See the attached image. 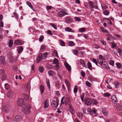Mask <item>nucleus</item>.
Instances as JSON below:
<instances>
[{
  "mask_svg": "<svg viewBox=\"0 0 122 122\" xmlns=\"http://www.w3.org/2000/svg\"><path fill=\"white\" fill-rule=\"evenodd\" d=\"M30 107L29 105H28L26 107L23 108V112L25 114H27L30 113Z\"/></svg>",
  "mask_w": 122,
  "mask_h": 122,
  "instance_id": "f257e3e1",
  "label": "nucleus"
},
{
  "mask_svg": "<svg viewBox=\"0 0 122 122\" xmlns=\"http://www.w3.org/2000/svg\"><path fill=\"white\" fill-rule=\"evenodd\" d=\"M59 103V101L58 99H57L56 101L53 100L51 102V106L53 107H55V106L56 104V108L58 106Z\"/></svg>",
  "mask_w": 122,
  "mask_h": 122,
  "instance_id": "f03ea898",
  "label": "nucleus"
},
{
  "mask_svg": "<svg viewBox=\"0 0 122 122\" xmlns=\"http://www.w3.org/2000/svg\"><path fill=\"white\" fill-rule=\"evenodd\" d=\"M84 102L86 105H89L92 104V99L89 98H85Z\"/></svg>",
  "mask_w": 122,
  "mask_h": 122,
  "instance_id": "7ed1b4c3",
  "label": "nucleus"
},
{
  "mask_svg": "<svg viewBox=\"0 0 122 122\" xmlns=\"http://www.w3.org/2000/svg\"><path fill=\"white\" fill-rule=\"evenodd\" d=\"M24 100L22 98L19 99L17 101V103L18 105L19 106H22L24 105Z\"/></svg>",
  "mask_w": 122,
  "mask_h": 122,
  "instance_id": "20e7f679",
  "label": "nucleus"
},
{
  "mask_svg": "<svg viewBox=\"0 0 122 122\" xmlns=\"http://www.w3.org/2000/svg\"><path fill=\"white\" fill-rule=\"evenodd\" d=\"M103 68L108 70L110 69L107 63L105 61H104L101 65Z\"/></svg>",
  "mask_w": 122,
  "mask_h": 122,
  "instance_id": "39448f33",
  "label": "nucleus"
},
{
  "mask_svg": "<svg viewBox=\"0 0 122 122\" xmlns=\"http://www.w3.org/2000/svg\"><path fill=\"white\" fill-rule=\"evenodd\" d=\"M65 22L67 23H71L73 20V19L71 17L69 16H66L65 18Z\"/></svg>",
  "mask_w": 122,
  "mask_h": 122,
  "instance_id": "423d86ee",
  "label": "nucleus"
},
{
  "mask_svg": "<svg viewBox=\"0 0 122 122\" xmlns=\"http://www.w3.org/2000/svg\"><path fill=\"white\" fill-rule=\"evenodd\" d=\"M23 43V42L21 40H17L15 41L14 44L16 45H22Z\"/></svg>",
  "mask_w": 122,
  "mask_h": 122,
  "instance_id": "0eeeda50",
  "label": "nucleus"
},
{
  "mask_svg": "<svg viewBox=\"0 0 122 122\" xmlns=\"http://www.w3.org/2000/svg\"><path fill=\"white\" fill-rule=\"evenodd\" d=\"M22 119V117L21 115H17L15 117L14 120L15 121L18 122L20 121Z\"/></svg>",
  "mask_w": 122,
  "mask_h": 122,
  "instance_id": "6e6552de",
  "label": "nucleus"
},
{
  "mask_svg": "<svg viewBox=\"0 0 122 122\" xmlns=\"http://www.w3.org/2000/svg\"><path fill=\"white\" fill-rule=\"evenodd\" d=\"M99 57V58L97 59V62L101 65L104 61H103L102 59V55H100Z\"/></svg>",
  "mask_w": 122,
  "mask_h": 122,
  "instance_id": "1a4fd4ad",
  "label": "nucleus"
},
{
  "mask_svg": "<svg viewBox=\"0 0 122 122\" xmlns=\"http://www.w3.org/2000/svg\"><path fill=\"white\" fill-rule=\"evenodd\" d=\"M14 94L13 91L11 90L9 91L7 93V95L8 97L9 98L11 97H12Z\"/></svg>",
  "mask_w": 122,
  "mask_h": 122,
  "instance_id": "9d476101",
  "label": "nucleus"
},
{
  "mask_svg": "<svg viewBox=\"0 0 122 122\" xmlns=\"http://www.w3.org/2000/svg\"><path fill=\"white\" fill-rule=\"evenodd\" d=\"M112 101V102L114 103H115L117 102V100L116 96L115 95L112 96L111 97Z\"/></svg>",
  "mask_w": 122,
  "mask_h": 122,
  "instance_id": "9b49d317",
  "label": "nucleus"
},
{
  "mask_svg": "<svg viewBox=\"0 0 122 122\" xmlns=\"http://www.w3.org/2000/svg\"><path fill=\"white\" fill-rule=\"evenodd\" d=\"M116 109L117 110L120 111L122 110V105L121 104L117 103L116 105Z\"/></svg>",
  "mask_w": 122,
  "mask_h": 122,
  "instance_id": "f8f14e48",
  "label": "nucleus"
},
{
  "mask_svg": "<svg viewBox=\"0 0 122 122\" xmlns=\"http://www.w3.org/2000/svg\"><path fill=\"white\" fill-rule=\"evenodd\" d=\"M49 106V100L47 99H46L44 102V107L45 108H47Z\"/></svg>",
  "mask_w": 122,
  "mask_h": 122,
  "instance_id": "ddd939ff",
  "label": "nucleus"
},
{
  "mask_svg": "<svg viewBox=\"0 0 122 122\" xmlns=\"http://www.w3.org/2000/svg\"><path fill=\"white\" fill-rule=\"evenodd\" d=\"M71 102L69 98L67 97L66 98L65 100V104L66 105H67L69 104Z\"/></svg>",
  "mask_w": 122,
  "mask_h": 122,
  "instance_id": "4468645a",
  "label": "nucleus"
},
{
  "mask_svg": "<svg viewBox=\"0 0 122 122\" xmlns=\"http://www.w3.org/2000/svg\"><path fill=\"white\" fill-rule=\"evenodd\" d=\"M65 66L67 68V69L69 71H71V66L68 64L66 62L64 63Z\"/></svg>",
  "mask_w": 122,
  "mask_h": 122,
  "instance_id": "2eb2a0df",
  "label": "nucleus"
},
{
  "mask_svg": "<svg viewBox=\"0 0 122 122\" xmlns=\"http://www.w3.org/2000/svg\"><path fill=\"white\" fill-rule=\"evenodd\" d=\"M40 91L41 94H42L44 93L45 90V88L44 86L42 85H41L40 86Z\"/></svg>",
  "mask_w": 122,
  "mask_h": 122,
  "instance_id": "dca6fc26",
  "label": "nucleus"
},
{
  "mask_svg": "<svg viewBox=\"0 0 122 122\" xmlns=\"http://www.w3.org/2000/svg\"><path fill=\"white\" fill-rule=\"evenodd\" d=\"M5 61L4 57L2 56H0V64L3 63Z\"/></svg>",
  "mask_w": 122,
  "mask_h": 122,
  "instance_id": "f3484780",
  "label": "nucleus"
},
{
  "mask_svg": "<svg viewBox=\"0 0 122 122\" xmlns=\"http://www.w3.org/2000/svg\"><path fill=\"white\" fill-rule=\"evenodd\" d=\"M65 30L67 32H74V31L73 30H72V29L69 27H66L65 28Z\"/></svg>",
  "mask_w": 122,
  "mask_h": 122,
  "instance_id": "a211bd4d",
  "label": "nucleus"
},
{
  "mask_svg": "<svg viewBox=\"0 0 122 122\" xmlns=\"http://www.w3.org/2000/svg\"><path fill=\"white\" fill-rule=\"evenodd\" d=\"M23 48L22 46H19L18 48V53H20L23 50Z\"/></svg>",
  "mask_w": 122,
  "mask_h": 122,
  "instance_id": "6ab92c4d",
  "label": "nucleus"
},
{
  "mask_svg": "<svg viewBox=\"0 0 122 122\" xmlns=\"http://www.w3.org/2000/svg\"><path fill=\"white\" fill-rule=\"evenodd\" d=\"M3 111L6 112H7L8 111V109L7 107L6 106H4L2 107Z\"/></svg>",
  "mask_w": 122,
  "mask_h": 122,
  "instance_id": "aec40b11",
  "label": "nucleus"
},
{
  "mask_svg": "<svg viewBox=\"0 0 122 122\" xmlns=\"http://www.w3.org/2000/svg\"><path fill=\"white\" fill-rule=\"evenodd\" d=\"M87 65L88 68L90 70L92 69V66L91 63L90 62H88L87 63Z\"/></svg>",
  "mask_w": 122,
  "mask_h": 122,
  "instance_id": "412c9836",
  "label": "nucleus"
},
{
  "mask_svg": "<svg viewBox=\"0 0 122 122\" xmlns=\"http://www.w3.org/2000/svg\"><path fill=\"white\" fill-rule=\"evenodd\" d=\"M63 11H60L58 13V16L60 17H62L64 16V14L63 13Z\"/></svg>",
  "mask_w": 122,
  "mask_h": 122,
  "instance_id": "4be33fe9",
  "label": "nucleus"
},
{
  "mask_svg": "<svg viewBox=\"0 0 122 122\" xmlns=\"http://www.w3.org/2000/svg\"><path fill=\"white\" fill-rule=\"evenodd\" d=\"M87 111L88 112V113L91 115L92 114L93 112H92V110L91 108H88L87 109Z\"/></svg>",
  "mask_w": 122,
  "mask_h": 122,
  "instance_id": "5701e85b",
  "label": "nucleus"
},
{
  "mask_svg": "<svg viewBox=\"0 0 122 122\" xmlns=\"http://www.w3.org/2000/svg\"><path fill=\"white\" fill-rule=\"evenodd\" d=\"M68 45L70 46H72L75 45V44L72 41H70L68 42Z\"/></svg>",
  "mask_w": 122,
  "mask_h": 122,
  "instance_id": "b1692460",
  "label": "nucleus"
},
{
  "mask_svg": "<svg viewBox=\"0 0 122 122\" xmlns=\"http://www.w3.org/2000/svg\"><path fill=\"white\" fill-rule=\"evenodd\" d=\"M80 63L83 67L85 66V61L82 59L80 60Z\"/></svg>",
  "mask_w": 122,
  "mask_h": 122,
  "instance_id": "393cba45",
  "label": "nucleus"
},
{
  "mask_svg": "<svg viewBox=\"0 0 122 122\" xmlns=\"http://www.w3.org/2000/svg\"><path fill=\"white\" fill-rule=\"evenodd\" d=\"M58 62V61L57 59H54V60H53V64H59Z\"/></svg>",
  "mask_w": 122,
  "mask_h": 122,
  "instance_id": "a878e982",
  "label": "nucleus"
},
{
  "mask_svg": "<svg viewBox=\"0 0 122 122\" xmlns=\"http://www.w3.org/2000/svg\"><path fill=\"white\" fill-rule=\"evenodd\" d=\"M46 82L47 83V87L49 89L50 88V82L49 80L47 79L46 80Z\"/></svg>",
  "mask_w": 122,
  "mask_h": 122,
  "instance_id": "bb28decb",
  "label": "nucleus"
},
{
  "mask_svg": "<svg viewBox=\"0 0 122 122\" xmlns=\"http://www.w3.org/2000/svg\"><path fill=\"white\" fill-rule=\"evenodd\" d=\"M39 69L40 72H42L44 70V68L42 66H40L39 67Z\"/></svg>",
  "mask_w": 122,
  "mask_h": 122,
  "instance_id": "cd10ccee",
  "label": "nucleus"
},
{
  "mask_svg": "<svg viewBox=\"0 0 122 122\" xmlns=\"http://www.w3.org/2000/svg\"><path fill=\"white\" fill-rule=\"evenodd\" d=\"M13 44V42L11 40H10L8 43L9 47H11L12 46Z\"/></svg>",
  "mask_w": 122,
  "mask_h": 122,
  "instance_id": "c85d7f7f",
  "label": "nucleus"
},
{
  "mask_svg": "<svg viewBox=\"0 0 122 122\" xmlns=\"http://www.w3.org/2000/svg\"><path fill=\"white\" fill-rule=\"evenodd\" d=\"M92 103H93L94 105H97L98 103V102L97 100L95 99H92Z\"/></svg>",
  "mask_w": 122,
  "mask_h": 122,
  "instance_id": "c756f323",
  "label": "nucleus"
},
{
  "mask_svg": "<svg viewBox=\"0 0 122 122\" xmlns=\"http://www.w3.org/2000/svg\"><path fill=\"white\" fill-rule=\"evenodd\" d=\"M88 79L89 81H92L94 80V77L90 75L88 76Z\"/></svg>",
  "mask_w": 122,
  "mask_h": 122,
  "instance_id": "7c9ffc66",
  "label": "nucleus"
},
{
  "mask_svg": "<svg viewBox=\"0 0 122 122\" xmlns=\"http://www.w3.org/2000/svg\"><path fill=\"white\" fill-rule=\"evenodd\" d=\"M59 41H60V44L62 46H65V42L63 41L60 40Z\"/></svg>",
  "mask_w": 122,
  "mask_h": 122,
  "instance_id": "2f4dec72",
  "label": "nucleus"
},
{
  "mask_svg": "<svg viewBox=\"0 0 122 122\" xmlns=\"http://www.w3.org/2000/svg\"><path fill=\"white\" fill-rule=\"evenodd\" d=\"M5 87L6 90H8L10 88V86L7 83H6L5 84Z\"/></svg>",
  "mask_w": 122,
  "mask_h": 122,
  "instance_id": "473e14b6",
  "label": "nucleus"
},
{
  "mask_svg": "<svg viewBox=\"0 0 122 122\" xmlns=\"http://www.w3.org/2000/svg\"><path fill=\"white\" fill-rule=\"evenodd\" d=\"M111 96V94L108 92L105 93L103 94V96L104 97H109Z\"/></svg>",
  "mask_w": 122,
  "mask_h": 122,
  "instance_id": "72a5a7b5",
  "label": "nucleus"
},
{
  "mask_svg": "<svg viewBox=\"0 0 122 122\" xmlns=\"http://www.w3.org/2000/svg\"><path fill=\"white\" fill-rule=\"evenodd\" d=\"M50 25L53 27L55 29H57V27L54 24L52 23H50Z\"/></svg>",
  "mask_w": 122,
  "mask_h": 122,
  "instance_id": "f704fd0d",
  "label": "nucleus"
},
{
  "mask_svg": "<svg viewBox=\"0 0 122 122\" xmlns=\"http://www.w3.org/2000/svg\"><path fill=\"white\" fill-rule=\"evenodd\" d=\"M65 82L66 84L67 87H69L70 86V82L66 79L65 80Z\"/></svg>",
  "mask_w": 122,
  "mask_h": 122,
  "instance_id": "c9c22d12",
  "label": "nucleus"
},
{
  "mask_svg": "<svg viewBox=\"0 0 122 122\" xmlns=\"http://www.w3.org/2000/svg\"><path fill=\"white\" fill-rule=\"evenodd\" d=\"M89 3L91 8H94L93 3V2L90 1H89Z\"/></svg>",
  "mask_w": 122,
  "mask_h": 122,
  "instance_id": "e433bc0d",
  "label": "nucleus"
},
{
  "mask_svg": "<svg viewBox=\"0 0 122 122\" xmlns=\"http://www.w3.org/2000/svg\"><path fill=\"white\" fill-rule=\"evenodd\" d=\"M116 64L117 67L118 69L120 68L121 67V65L119 63H116Z\"/></svg>",
  "mask_w": 122,
  "mask_h": 122,
  "instance_id": "4c0bfd02",
  "label": "nucleus"
},
{
  "mask_svg": "<svg viewBox=\"0 0 122 122\" xmlns=\"http://www.w3.org/2000/svg\"><path fill=\"white\" fill-rule=\"evenodd\" d=\"M104 14L106 15H108L109 14V12L107 10H105L103 11Z\"/></svg>",
  "mask_w": 122,
  "mask_h": 122,
  "instance_id": "58836bf2",
  "label": "nucleus"
},
{
  "mask_svg": "<svg viewBox=\"0 0 122 122\" xmlns=\"http://www.w3.org/2000/svg\"><path fill=\"white\" fill-rule=\"evenodd\" d=\"M7 78L6 75H4L2 76L1 77V80L2 81H3L5 79Z\"/></svg>",
  "mask_w": 122,
  "mask_h": 122,
  "instance_id": "ea45409f",
  "label": "nucleus"
},
{
  "mask_svg": "<svg viewBox=\"0 0 122 122\" xmlns=\"http://www.w3.org/2000/svg\"><path fill=\"white\" fill-rule=\"evenodd\" d=\"M13 15L14 17L16 19H17L18 18V14L16 12H14L13 13Z\"/></svg>",
  "mask_w": 122,
  "mask_h": 122,
  "instance_id": "a19ab883",
  "label": "nucleus"
},
{
  "mask_svg": "<svg viewBox=\"0 0 122 122\" xmlns=\"http://www.w3.org/2000/svg\"><path fill=\"white\" fill-rule=\"evenodd\" d=\"M86 30L84 28H81L79 29V31L80 32H83L85 31Z\"/></svg>",
  "mask_w": 122,
  "mask_h": 122,
  "instance_id": "79ce46f5",
  "label": "nucleus"
},
{
  "mask_svg": "<svg viewBox=\"0 0 122 122\" xmlns=\"http://www.w3.org/2000/svg\"><path fill=\"white\" fill-rule=\"evenodd\" d=\"M77 86L76 85L75 86V87L74 89V92L75 93H76L77 92Z\"/></svg>",
  "mask_w": 122,
  "mask_h": 122,
  "instance_id": "37998d69",
  "label": "nucleus"
},
{
  "mask_svg": "<svg viewBox=\"0 0 122 122\" xmlns=\"http://www.w3.org/2000/svg\"><path fill=\"white\" fill-rule=\"evenodd\" d=\"M109 64L112 66H114V61L112 60H111L109 61Z\"/></svg>",
  "mask_w": 122,
  "mask_h": 122,
  "instance_id": "c03bdc74",
  "label": "nucleus"
},
{
  "mask_svg": "<svg viewBox=\"0 0 122 122\" xmlns=\"http://www.w3.org/2000/svg\"><path fill=\"white\" fill-rule=\"evenodd\" d=\"M44 38V37L43 35H41V36L39 39V41L40 42H41L43 41Z\"/></svg>",
  "mask_w": 122,
  "mask_h": 122,
  "instance_id": "a18cd8bd",
  "label": "nucleus"
},
{
  "mask_svg": "<svg viewBox=\"0 0 122 122\" xmlns=\"http://www.w3.org/2000/svg\"><path fill=\"white\" fill-rule=\"evenodd\" d=\"M26 4L30 8H33L31 3L27 1L26 2Z\"/></svg>",
  "mask_w": 122,
  "mask_h": 122,
  "instance_id": "49530a36",
  "label": "nucleus"
},
{
  "mask_svg": "<svg viewBox=\"0 0 122 122\" xmlns=\"http://www.w3.org/2000/svg\"><path fill=\"white\" fill-rule=\"evenodd\" d=\"M73 52L75 55H76L78 54V51L76 50H74L73 51Z\"/></svg>",
  "mask_w": 122,
  "mask_h": 122,
  "instance_id": "de8ad7c7",
  "label": "nucleus"
},
{
  "mask_svg": "<svg viewBox=\"0 0 122 122\" xmlns=\"http://www.w3.org/2000/svg\"><path fill=\"white\" fill-rule=\"evenodd\" d=\"M48 74L50 76H52L53 75V72L52 71H49Z\"/></svg>",
  "mask_w": 122,
  "mask_h": 122,
  "instance_id": "09e8293b",
  "label": "nucleus"
},
{
  "mask_svg": "<svg viewBox=\"0 0 122 122\" xmlns=\"http://www.w3.org/2000/svg\"><path fill=\"white\" fill-rule=\"evenodd\" d=\"M14 58L13 57H11L9 61L10 62H13L14 60Z\"/></svg>",
  "mask_w": 122,
  "mask_h": 122,
  "instance_id": "8fccbe9b",
  "label": "nucleus"
},
{
  "mask_svg": "<svg viewBox=\"0 0 122 122\" xmlns=\"http://www.w3.org/2000/svg\"><path fill=\"white\" fill-rule=\"evenodd\" d=\"M70 112L71 114H73L74 113V111L72 107L71 108V109H70Z\"/></svg>",
  "mask_w": 122,
  "mask_h": 122,
  "instance_id": "3c124183",
  "label": "nucleus"
},
{
  "mask_svg": "<svg viewBox=\"0 0 122 122\" xmlns=\"http://www.w3.org/2000/svg\"><path fill=\"white\" fill-rule=\"evenodd\" d=\"M56 65L55 66V68L57 70L59 69V64H56Z\"/></svg>",
  "mask_w": 122,
  "mask_h": 122,
  "instance_id": "603ef678",
  "label": "nucleus"
},
{
  "mask_svg": "<svg viewBox=\"0 0 122 122\" xmlns=\"http://www.w3.org/2000/svg\"><path fill=\"white\" fill-rule=\"evenodd\" d=\"M74 19L75 20L80 21L81 20V19L78 17H74Z\"/></svg>",
  "mask_w": 122,
  "mask_h": 122,
  "instance_id": "864d4df0",
  "label": "nucleus"
},
{
  "mask_svg": "<svg viewBox=\"0 0 122 122\" xmlns=\"http://www.w3.org/2000/svg\"><path fill=\"white\" fill-rule=\"evenodd\" d=\"M120 82H117L116 83V84H115L116 88H117L119 87V86L120 84Z\"/></svg>",
  "mask_w": 122,
  "mask_h": 122,
  "instance_id": "5fc2aeb1",
  "label": "nucleus"
},
{
  "mask_svg": "<svg viewBox=\"0 0 122 122\" xmlns=\"http://www.w3.org/2000/svg\"><path fill=\"white\" fill-rule=\"evenodd\" d=\"M23 97L27 100L29 98V97L27 95H23Z\"/></svg>",
  "mask_w": 122,
  "mask_h": 122,
  "instance_id": "6e6d98bb",
  "label": "nucleus"
},
{
  "mask_svg": "<svg viewBox=\"0 0 122 122\" xmlns=\"http://www.w3.org/2000/svg\"><path fill=\"white\" fill-rule=\"evenodd\" d=\"M86 86L90 87L91 86V83L88 81H87L86 83Z\"/></svg>",
  "mask_w": 122,
  "mask_h": 122,
  "instance_id": "4d7b16f0",
  "label": "nucleus"
},
{
  "mask_svg": "<svg viewBox=\"0 0 122 122\" xmlns=\"http://www.w3.org/2000/svg\"><path fill=\"white\" fill-rule=\"evenodd\" d=\"M47 33L49 34L52 35H53V34L52 33L51 31L50 30H48L47 32Z\"/></svg>",
  "mask_w": 122,
  "mask_h": 122,
  "instance_id": "13d9d810",
  "label": "nucleus"
},
{
  "mask_svg": "<svg viewBox=\"0 0 122 122\" xmlns=\"http://www.w3.org/2000/svg\"><path fill=\"white\" fill-rule=\"evenodd\" d=\"M81 74L82 76L84 78L85 75V73L84 72L82 71L81 72Z\"/></svg>",
  "mask_w": 122,
  "mask_h": 122,
  "instance_id": "bf43d9fd",
  "label": "nucleus"
},
{
  "mask_svg": "<svg viewBox=\"0 0 122 122\" xmlns=\"http://www.w3.org/2000/svg\"><path fill=\"white\" fill-rule=\"evenodd\" d=\"M45 47L44 45H41V47L40 50L41 51H42L44 50L45 49Z\"/></svg>",
  "mask_w": 122,
  "mask_h": 122,
  "instance_id": "052dcab7",
  "label": "nucleus"
},
{
  "mask_svg": "<svg viewBox=\"0 0 122 122\" xmlns=\"http://www.w3.org/2000/svg\"><path fill=\"white\" fill-rule=\"evenodd\" d=\"M79 117L82 118L83 117V114L82 112H81L79 113Z\"/></svg>",
  "mask_w": 122,
  "mask_h": 122,
  "instance_id": "680f3d73",
  "label": "nucleus"
},
{
  "mask_svg": "<svg viewBox=\"0 0 122 122\" xmlns=\"http://www.w3.org/2000/svg\"><path fill=\"white\" fill-rule=\"evenodd\" d=\"M101 29L102 31L104 33H105V32L106 33L107 32V31H106V30H104V29L103 28H102V27L101 28Z\"/></svg>",
  "mask_w": 122,
  "mask_h": 122,
  "instance_id": "e2e57ef3",
  "label": "nucleus"
},
{
  "mask_svg": "<svg viewBox=\"0 0 122 122\" xmlns=\"http://www.w3.org/2000/svg\"><path fill=\"white\" fill-rule=\"evenodd\" d=\"M116 44L114 43H112V46L113 48H114L116 46Z\"/></svg>",
  "mask_w": 122,
  "mask_h": 122,
  "instance_id": "0e129e2a",
  "label": "nucleus"
},
{
  "mask_svg": "<svg viewBox=\"0 0 122 122\" xmlns=\"http://www.w3.org/2000/svg\"><path fill=\"white\" fill-rule=\"evenodd\" d=\"M42 59H41L40 58H37L36 59L37 63H38L40 61H41V60Z\"/></svg>",
  "mask_w": 122,
  "mask_h": 122,
  "instance_id": "69168bd1",
  "label": "nucleus"
},
{
  "mask_svg": "<svg viewBox=\"0 0 122 122\" xmlns=\"http://www.w3.org/2000/svg\"><path fill=\"white\" fill-rule=\"evenodd\" d=\"M0 27H3V23L2 21H1L0 22Z\"/></svg>",
  "mask_w": 122,
  "mask_h": 122,
  "instance_id": "338daca9",
  "label": "nucleus"
},
{
  "mask_svg": "<svg viewBox=\"0 0 122 122\" xmlns=\"http://www.w3.org/2000/svg\"><path fill=\"white\" fill-rule=\"evenodd\" d=\"M117 52L119 54H121L122 53V51L121 49H119L117 50Z\"/></svg>",
  "mask_w": 122,
  "mask_h": 122,
  "instance_id": "774afa93",
  "label": "nucleus"
}]
</instances>
